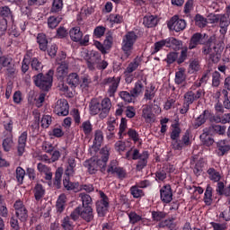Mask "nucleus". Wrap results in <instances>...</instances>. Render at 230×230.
<instances>
[{
	"label": "nucleus",
	"instance_id": "11",
	"mask_svg": "<svg viewBox=\"0 0 230 230\" xmlns=\"http://www.w3.org/2000/svg\"><path fill=\"white\" fill-rule=\"evenodd\" d=\"M13 209L16 218H19L21 222H26V220H28V208H26L24 201L22 199H17L13 203Z\"/></svg>",
	"mask_w": 230,
	"mask_h": 230
},
{
	"label": "nucleus",
	"instance_id": "9",
	"mask_svg": "<svg viewBox=\"0 0 230 230\" xmlns=\"http://www.w3.org/2000/svg\"><path fill=\"white\" fill-rule=\"evenodd\" d=\"M121 82V76L106 77L103 79V85H109L107 94L110 98H114L119 87Z\"/></svg>",
	"mask_w": 230,
	"mask_h": 230
},
{
	"label": "nucleus",
	"instance_id": "8",
	"mask_svg": "<svg viewBox=\"0 0 230 230\" xmlns=\"http://www.w3.org/2000/svg\"><path fill=\"white\" fill-rule=\"evenodd\" d=\"M99 195L101 199L96 202L97 215L99 217H105L107 213H109V206L111 202L109 201V197L107 194H105V192L102 190L99 191Z\"/></svg>",
	"mask_w": 230,
	"mask_h": 230
},
{
	"label": "nucleus",
	"instance_id": "10",
	"mask_svg": "<svg viewBox=\"0 0 230 230\" xmlns=\"http://www.w3.org/2000/svg\"><path fill=\"white\" fill-rule=\"evenodd\" d=\"M206 94V92L202 88H199L198 90L190 89L187 93H185L183 97V102L188 103V105H191L195 103V102H199L202 96Z\"/></svg>",
	"mask_w": 230,
	"mask_h": 230
},
{
	"label": "nucleus",
	"instance_id": "24",
	"mask_svg": "<svg viewBox=\"0 0 230 230\" xmlns=\"http://www.w3.org/2000/svg\"><path fill=\"white\" fill-rule=\"evenodd\" d=\"M148 157H150L148 151H143L141 153L136 165L137 172H142L143 169L146 168V166L148 164Z\"/></svg>",
	"mask_w": 230,
	"mask_h": 230
},
{
	"label": "nucleus",
	"instance_id": "28",
	"mask_svg": "<svg viewBox=\"0 0 230 230\" xmlns=\"http://www.w3.org/2000/svg\"><path fill=\"white\" fill-rule=\"evenodd\" d=\"M209 129L204 128L203 133L199 136V139L205 146H213V144L215 143V139L213 137H209Z\"/></svg>",
	"mask_w": 230,
	"mask_h": 230
},
{
	"label": "nucleus",
	"instance_id": "15",
	"mask_svg": "<svg viewBox=\"0 0 230 230\" xmlns=\"http://www.w3.org/2000/svg\"><path fill=\"white\" fill-rule=\"evenodd\" d=\"M54 113L58 116H67L69 114V102H67V100H58L54 107Z\"/></svg>",
	"mask_w": 230,
	"mask_h": 230
},
{
	"label": "nucleus",
	"instance_id": "42",
	"mask_svg": "<svg viewBox=\"0 0 230 230\" xmlns=\"http://www.w3.org/2000/svg\"><path fill=\"white\" fill-rule=\"evenodd\" d=\"M80 130H82L86 137H89L93 134V124H91V120L84 121L80 126Z\"/></svg>",
	"mask_w": 230,
	"mask_h": 230
},
{
	"label": "nucleus",
	"instance_id": "5",
	"mask_svg": "<svg viewBox=\"0 0 230 230\" xmlns=\"http://www.w3.org/2000/svg\"><path fill=\"white\" fill-rule=\"evenodd\" d=\"M69 37L73 42H78V44L84 47L89 46L91 36L89 34L84 36V32L78 26L70 29Z\"/></svg>",
	"mask_w": 230,
	"mask_h": 230
},
{
	"label": "nucleus",
	"instance_id": "39",
	"mask_svg": "<svg viewBox=\"0 0 230 230\" xmlns=\"http://www.w3.org/2000/svg\"><path fill=\"white\" fill-rule=\"evenodd\" d=\"M67 164L68 165L66 169V175L71 177V175H75V168H76V161L75 160V157H69L67 159Z\"/></svg>",
	"mask_w": 230,
	"mask_h": 230
},
{
	"label": "nucleus",
	"instance_id": "56",
	"mask_svg": "<svg viewBox=\"0 0 230 230\" xmlns=\"http://www.w3.org/2000/svg\"><path fill=\"white\" fill-rule=\"evenodd\" d=\"M61 226L65 230H73L75 229V225L73 224V221H71V217H66L63 218L61 222Z\"/></svg>",
	"mask_w": 230,
	"mask_h": 230
},
{
	"label": "nucleus",
	"instance_id": "55",
	"mask_svg": "<svg viewBox=\"0 0 230 230\" xmlns=\"http://www.w3.org/2000/svg\"><path fill=\"white\" fill-rule=\"evenodd\" d=\"M209 132L211 133V130L215 132V134H218V136H224L226 134V126L222 125H212L211 127L208 128Z\"/></svg>",
	"mask_w": 230,
	"mask_h": 230
},
{
	"label": "nucleus",
	"instance_id": "7",
	"mask_svg": "<svg viewBox=\"0 0 230 230\" xmlns=\"http://www.w3.org/2000/svg\"><path fill=\"white\" fill-rule=\"evenodd\" d=\"M107 173L118 177L120 181L127 179V169L119 166L118 160H111L107 167Z\"/></svg>",
	"mask_w": 230,
	"mask_h": 230
},
{
	"label": "nucleus",
	"instance_id": "58",
	"mask_svg": "<svg viewBox=\"0 0 230 230\" xmlns=\"http://www.w3.org/2000/svg\"><path fill=\"white\" fill-rule=\"evenodd\" d=\"M67 73H69V66L66 64H61L57 68V75L59 78H64V76L67 75Z\"/></svg>",
	"mask_w": 230,
	"mask_h": 230
},
{
	"label": "nucleus",
	"instance_id": "6",
	"mask_svg": "<svg viewBox=\"0 0 230 230\" xmlns=\"http://www.w3.org/2000/svg\"><path fill=\"white\" fill-rule=\"evenodd\" d=\"M141 62H143V58L137 56L133 61H131L128 66L126 67L124 71V78L126 84H132L134 82V71H137V69L141 66Z\"/></svg>",
	"mask_w": 230,
	"mask_h": 230
},
{
	"label": "nucleus",
	"instance_id": "45",
	"mask_svg": "<svg viewBox=\"0 0 230 230\" xmlns=\"http://www.w3.org/2000/svg\"><path fill=\"white\" fill-rule=\"evenodd\" d=\"M145 90V85L143 84V81L138 80L135 86L132 88L131 93L135 96V98H137L140 94H143V91Z\"/></svg>",
	"mask_w": 230,
	"mask_h": 230
},
{
	"label": "nucleus",
	"instance_id": "62",
	"mask_svg": "<svg viewBox=\"0 0 230 230\" xmlns=\"http://www.w3.org/2000/svg\"><path fill=\"white\" fill-rule=\"evenodd\" d=\"M53 122V119L49 115H43L40 120L42 128H49V125Z\"/></svg>",
	"mask_w": 230,
	"mask_h": 230
},
{
	"label": "nucleus",
	"instance_id": "50",
	"mask_svg": "<svg viewBox=\"0 0 230 230\" xmlns=\"http://www.w3.org/2000/svg\"><path fill=\"white\" fill-rule=\"evenodd\" d=\"M79 197L81 198L83 208H85L87 206L93 208V198H91V195L82 192L79 194Z\"/></svg>",
	"mask_w": 230,
	"mask_h": 230
},
{
	"label": "nucleus",
	"instance_id": "33",
	"mask_svg": "<svg viewBox=\"0 0 230 230\" xmlns=\"http://www.w3.org/2000/svg\"><path fill=\"white\" fill-rule=\"evenodd\" d=\"M199 44H204V42H202V33L196 32L190 38L189 49H195V48H197V46Z\"/></svg>",
	"mask_w": 230,
	"mask_h": 230
},
{
	"label": "nucleus",
	"instance_id": "22",
	"mask_svg": "<svg viewBox=\"0 0 230 230\" xmlns=\"http://www.w3.org/2000/svg\"><path fill=\"white\" fill-rule=\"evenodd\" d=\"M171 127L172 131L170 133V137L172 143H176V141H179L181 137V132H182V130L181 129V123H179V120H175V122L172 124Z\"/></svg>",
	"mask_w": 230,
	"mask_h": 230
},
{
	"label": "nucleus",
	"instance_id": "1",
	"mask_svg": "<svg viewBox=\"0 0 230 230\" xmlns=\"http://www.w3.org/2000/svg\"><path fill=\"white\" fill-rule=\"evenodd\" d=\"M111 107L112 102L109 97H105L101 102L98 99H92L90 102V114L92 116L99 114L101 119H105L109 116Z\"/></svg>",
	"mask_w": 230,
	"mask_h": 230
},
{
	"label": "nucleus",
	"instance_id": "43",
	"mask_svg": "<svg viewBox=\"0 0 230 230\" xmlns=\"http://www.w3.org/2000/svg\"><path fill=\"white\" fill-rule=\"evenodd\" d=\"M128 119L127 118H121L120 119V123H119V139H123V136H127V128H128Z\"/></svg>",
	"mask_w": 230,
	"mask_h": 230
},
{
	"label": "nucleus",
	"instance_id": "12",
	"mask_svg": "<svg viewBox=\"0 0 230 230\" xmlns=\"http://www.w3.org/2000/svg\"><path fill=\"white\" fill-rule=\"evenodd\" d=\"M3 67H7L8 76H13L15 75V65L11 56H0V69L3 70Z\"/></svg>",
	"mask_w": 230,
	"mask_h": 230
},
{
	"label": "nucleus",
	"instance_id": "31",
	"mask_svg": "<svg viewBox=\"0 0 230 230\" xmlns=\"http://www.w3.org/2000/svg\"><path fill=\"white\" fill-rule=\"evenodd\" d=\"M32 114L34 116V120L31 124V128L32 132L39 134V130H40V111H34Z\"/></svg>",
	"mask_w": 230,
	"mask_h": 230
},
{
	"label": "nucleus",
	"instance_id": "47",
	"mask_svg": "<svg viewBox=\"0 0 230 230\" xmlns=\"http://www.w3.org/2000/svg\"><path fill=\"white\" fill-rule=\"evenodd\" d=\"M194 22L198 28H206L208 26V19L199 13L195 15Z\"/></svg>",
	"mask_w": 230,
	"mask_h": 230
},
{
	"label": "nucleus",
	"instance_id": "35",
	"mask_svg": "<svg viewBox=\"0 0 230 230\" xmlns=\"http://www.w3.org/2000/svg\"><path fill=\"white\" fill-rule=\"evenodd\" d=\"M203 201L205 202L206 206H211L213 204V187L210 184L207 185Z\"/></svg>",
	"mask_w": 230,
	"mask_h": 230
},
{
	"label": "nucleus",
	"instance_id": "16",
	"mask_svg": "<svg viewBox=\"0 0 230 230\" xmlns=\"http://www.w3.org/2000/svg\"><path fill=\"white\" fill-rule=\"evenodd\" d=\"M128 217L131 226H136V224H141V226H148V224H150V220H148L146 217H143V216L137 214L136 211L128 212Z\"/></svg>",
	"mask_w": 230,
	"mask_h": 230
},
{
	"label": "nucleus",
	"instance_id": "2",
	"mask_svg": "<svg viewBox=\"0 0 230 230\" xmlns=\"http://www.w3.org/2000/svg\"><path fill=\"white\" fill-rule=\"evenodd\" d=\"M137 40V34L135 31H128L122 39L121 50L124 53L125 58H130L134 51V44Z\"/></svg>",
	"mask_w": 230,
	"mask_h": 230
},
{
	"label": "nucleus",
	"instance_id": "27",
	"mask_svg": "<svg viewBox=\"0 0 230 230\" xmlns=\"http://www.w3.org/2000/svg\"><path fill=\"white\" fill-rule=\"evenodd\" d=\"M15 143L13 142V134L5 136L2 143V148L4 152H10L13 150Z\"/></svg>",
	"mask_w": 230,
	"mask_h": 230
},
{
	"label": "nucleus",
	"instance_id": "48",
	"mask_svg": "<svg viewBox=\"0 0 230 230\" xmlns=\"http://www.w3.org/2000/svg\"><path fill=\"white\" fill-rule=\"evenodd\" d=\"M26 176V171L22 167L18 166L15 171V178L19 186L24 182V177Z\"/></svg>",
	"mask_w": 230,
	"mask_h": 230
},
{
	"label": "nucleus",
	"instance_id": "25",
	"mask_svg": "<svg viewBox=\"0 0 230 230\" xmlns=\"http://www.w3.org/2000/svg\"><path fill=\"white\" fill-rule=\"evenodd\" d=\"M159 22V18L157 15L146 14L143 18V25L145 28H155Z\"/></svg>",
	"mask_w": 230,
	"mask_h": 230
},
{
	"label": "nucleus",
	"instance_id": "14",
	"mask_svg": "<svg viewBox=\"0 0 230 230\" xmlns=\"http://www.w3.org/2000/svg\"><path fill=\"white\" fill-rule=\"evenodd\" d=\"M171 146L172 150H182V148L191 146V137L190 136V132H185L181 137V139H179L176 142H172Z\"/></svg>",
	"mask_w": 230,
	"mask_h": 230
},
{
	"label": "nucleus",
	"instance_id": "61",
	"mask_svg": "<svg viewBox=\"0 0 230 230\" xmlns=\"http://www.w3.org/2000/svg\"><path fill=\"white\" fill-rule=\"evenodd\" d=\"M109 21L112 24H121V22H123V15L116 14V13H111L109 15Z\"/></svg>",
	"mask_w": 230,
	"mask_h": 230
},
{
	"label": "nucleus",
	"instance_id": "23",
	"mask_svg": "<svg viewBox=\"0 0 230 230\" xmlns=\"http://www.w3.org/2000/svg\"><path fill=\"white\" fill-rule=\"evenodd\" d=\"M32 193L36 202H42V199H44V196L46 195V189L42 184L36 183L32 189Z\"/></svg>",
	"mask_w": 230,
	"mask_h": 230
},
{
	"label": "nucleus",
	"instance_id": "63",
	"mask_svg": "<svg viewBox=\"0 0 230 230\" xmlns=\"http://www.w3.org/2000/svg\"><path fill=\"white\" fill-rule=\"evenodd\" d=\"M126 136H128L129 139L134 141V143H137V141H139V133H137L134 128H128Z\"/></svg>",
	"mask_w": 230,
	"mask_h": 230
},
{
	"label": "nucleus",
	"instance_id": "51",
	"mask_svg": "<svg viewBox=\"0 0 230 230\" xmlns=\"http://www.w3.org/2000/svg\"><path fill=\"white\" fill-rule=\"evenodd\" d=\"M0 217L3 218L8 217V207H6V201L4 198L0 194Z\"/></svg>",
	"mask_w": 230,
	"mask_h": 230
},
{
	"label": "nucleus",
	"instance_id": "29",
	"mask_svg": "<svg viewBox=\"0 0 230 230\" xmlns=\"http://www.w3.org/2000/svg\"><path fill=\"white\" fill-rule=\"evenodd\" d=\"M102 60V54L93 52V56L86 60V66L90 71H94L96 64Z\"/></svg>",
	"mask_w": 230,
	"mask_h": 230
},
{
	"label": "nucleus",
	"instance_id": "64",
	"mask_svg": "<svg viewBox=\"0 0 230 230\" xmlns=\"http://www.w3.org/2000/svg\"><path fill=\"white\" fill-rule=\"evenodd\" d=\"M210 226L213 228V230H227L229 227L226 222L225 223L210 222Z\"/></svg>",
	"mask_w": 230,
	"mask_h": 230
},
{
	"label": "nucleus",
	"instance_id": "18",
	"mask_svg": "<svg viewBox=\"0 0 230 230\" xmlns=\"http://www.w3.org/2000/svg\"><path fill=\"white\" fill-rule=\"evenodd\" d=\"M37 170L39 173L48 181L49 182H51L53 180V172L51 171V168L42 163H39L37 164Z\"/></svg>",
	"mask_w": 230,
	"mask_h": 230
},
{
	"label": "nucleus",
	"instance_id": "34",
	"mask_svg": "<svg viewBox=\"0 0 230 230\" xmlns=\"http://www.w3.org/2000/svg\"><path fill=\"white\" fill-rule=\"evenodd\" d=\"M66 83L70 87H78L80 85V75H78V73H70L66 77Z\"/></svg>",
	"mask_w": 230,
	"mask_h": 230
},
{
	"label": "nucleus",
	"instance_id": "19",
	"mask_svg": "<svg viewBox=\"0 0 230 230\" xmlns=\"http://www.w3.org/2000/svg\"><path fill=\"white\" fill-rule=\"evenodd\" d=\"M80 217L85 222H93L94 220V213L93 211V207L86 206V207H80Z\"/></svg>",
	"mask_w": 230,
	"mask_h": 230
},
{
	"label": "nucleus",
	"instance_id": "60",
	"mask_svg": "<svg viewBox=\"0 0 230 230\" xmlns=\"http://www.w3.org/2000/svg\"><path fill=\"white\" fill-rule=\"evenodd\" d=\"M164 218H166V213L163 211H153L152 219L154 222H163Z\"/></svg>",
	"mask_w": 230,
	"mask_h": 230
},
{
	"label": "nucleus",
	"instance_id": "59",
	"mask_svg": "<svg viewBox=\"0 0 230 230\" xmlns=\"http://www.w3.org/2000/svg\"><path fill=\"white\" fill-rule=\"evenodd\" d=\"M105 31H107V28L103 25H99L93 30V37H95V39H102V37L105 35Z\"/></svg>",
	"mask_w": 230,
	"mask_h": 230
},
{
	"label": "nucleus",
	"instance_id": "26",
	"mask_svg": "<svg viewBox=\"0 0 230 230\" xmlns=\"http://www.w3.org/2000/svg\"><path fill=\"white\" fill-rule=\"evenodd\" d=\"M142 118L145 119L146 123H152V121H155V115L152 112V107L150 105L146 104L143 106Z\"/></svg>",
	"mask_w": 230,
	"mask_h": 230
},
{
	"label": "nucleus",
	"instance_id": "52",
	"mask_svg": "<svg viewBox=\"0 0 230 230\" xmlns=\"http://www.w3.org/2000/svg\"><path fill=\"white\" fill-rule=\"evenodd\" d=\"M102 143H103V131L97 129L94 132V140H93V145L97 148L102 146Z\"/></svg>",
	"mask_w": 230,
	"mask_h": 230
},
{
	"label": "nucleus",
	"instance_id": "36",
	"mask_svg": "<svg viewBox=\"0 0 230 230\" xmlns=\"http://www.w3.org/2000/svg\"><path fill=\"white\" fill-rule=\"evenodd\" d=\"M37 43L39 44V48L40 51L48 50V37L44 33H39L36 38Z\"/></svg>",
	"mask_w": 230,
	"mask_h": 230
},
{
	"label": "nucleus",
	"instance_id": "54",
	"mask_svg": "<svg viewBox=\"0 0 230 230\" xmlns=\"http://www.w3.org/2000/svg\"><path fill=\"white\" fill-rule=\"evenodd\" d=\"M167 44L168 48H172L173 46L174 49H181V48H182V41L173 37L167 38Z\"/></svg>",
	"mask_w": 230,
	"mask_h": 230
},
{
	"label": "nucleus",
	"instance_id": "3",
	"mask_svg": "<svg viewBox=\"0 0 230 230\" xmlns=\"http://www.w3.org/2000/svg\"><path fill=\"white\" fill-rule=\"evenodd\" d=\"M53 75H55V72L49 70L45 75L42 73L34 75L33 82L36 87H39L41 91H49L51 85H53Z\"/></svg>",
	"mask_w": 230,
	"mask_h": 230
},
{
	"label": "nucleus",
	"instance_id": "32",
	"mask_svg": "<svg viewBox=\"0 0 230 230\" xmlns=\"http://www.w3.org/2000/svg\"><path fill=\"white\" fill-rule=\"evenodd\" d=\"M79 185V182L71 181L69 176H66V178L63 180V186L67 191H75V193H78Z\"/></svg>",
	"mask_w": 230,
	"mask_h": 230
},
{
	"label": "nucleus",
	"instance_id": "17",
	"mask_svg": "<svg viewBox=\"0 0 230 230\" xmlns=\"http://www.w3.org/2000/svg\"><path fill=\"white\" fill-rule=\"evenodd\" d=\"M160 199L164 204H170L173 200V191L172 190V185L165 184L160 190Z\"/></svg>",
	"mask_w": 230,
	"mask_h": 230
},
{
	"label": "nucleus",
	"instance_id": "37",
	"mask_svg": "<svg viewBox=\"0 0 230 230\" xmlns=\"http://www.w3.org/2000/svg\"><path fill=\"white\" fill-rule=\"evenodd\" d=\"M163 48H168L167 39L156 41L151 49H152L151 55H155L156 53H159V51H161Z\"/></svg>",
	"mask_w": 230,
	"mask_h": 230
},
{
	"label": "nucleus",
	"instance_id": "57",
	"mask_svg": "<svg viewBox=\"0 0 230 230\" xmlns=\"http://www.w3.org/2000/svg\"><path fill=\"white\" fill-rule=\"evenodd\" d=\"M31 67L32 71H36V73H40V71H42L43 66H42V63L39 61V58H33L31 60Z\"/></svg>",
	"mask_w": 230,
	"mask_h": 230
},
{
	"label": "nucleus",
	"instance_id": "20",
	"mask_svg": "<svg viewBox=\"0 0 230 230\" xmlns=\"http://www.w3.org/2000/svg\"><path fill=\"white\" fill-rule=\"evenodd\" d=\"M217 155L218 157H224L227 152L230 151L229 141L226 139L219 140L217 142Z\"/></svg>",
	"mask_w": 230,
	"mask_h": 230
},
{
	"label": "nucleus",
	"instance_id": "21",
	"mask_svg": "<svg viewBox=\"0 0 230 230\" xmlns=\"http://www.w3.org/2000/svg\"><path fill=\"white\" fill-rule=\"evenodd\" d=\"M157 227L159 230L168 229V230H176L177 223L175 222L174 217H170L168 219L162 220L158 223Z\"/></svg>",
	"mask_w": 230,
	"mask_h": 230
},
{
	"label": "nucleus",
	"instance_id": "4",
	"mask_svg": "<svg viewBox=\"0 0 230 230\" xmlns=\"http://www.w3.org/2000/svg\"><path fill=\"white\" fill-rule=\"evenodd\" d=\"M84 167L87 168V172L90 173V175H94L98 172V170L103 173V172H105V168H107V165L104 164L102 158L93 156L84 162Z\"/></svg>",
	"mask_w": 230,
	"mask_h": 230
},
{
	"label": "nucleus",
	"instance_id": "13",
	"mask_svg": "<svg viewBox=\"0 0 230 230\" xmlns=\"http://www.w3.org/2000/svg\"><path fill=\"white\" fill-rule=\"evenodd\" d=\"M169 30H173L176 32L186 30V21L179 18V15L172 16L167 22Z\"/></svg>",
	"mask_w": 230,
	"mask_h": 230
},
{
	"label": "nucleus",
	"instance_id": "40",
	"mask_svg": "<svg viewBox=\"0 0 230 230\" xmlns=\"http://www.w3.org/2000/svg\"><path fill=\"white\" fill-rule=\"evenodd\" d=\"M129 193L133 199H143L145 197V190L137 187V185H132L129 188Z\"/></svg>",
	"mask_w": 230,
	"mask_h": 230
},
{
	"label": "nucleus",
	"instance_id": "30",
	"mask_svg": "<svg viewBox=\"0 0 230 230\" xmlns=\"http://www.w3.org/2000/svg\"><path fill=\"white\" fill-rule=\"evenodd\" d=\"M207 173L208 175L209 181H212V182H220V181H222V172L214 167H209L207 170Z\"/></svg>",
	"mask_w": 230,
	"mask_h": 230
},
{
	"label": "nucleus",
	"instance_id": "46",
	"mask_svg": "<svg viewBox=\"0 0 230 230\" xmlns=\"http://www.w3.org/2000/svg\"><path fill=\"white\" fill-rule=\"evenodd\" d=\"M62 22V16H50L48 18V26L51 30H55Z\"/></svg>",
	"mask_w": 230,
	"mask_h": 230
},
{
	"label": "nucleus",
	"instance_id": "38",
	"mask_svg": "<svg viewBox=\"0 0 230 230\" xmlns=\"http://www.w3.org/2000/svg\"><path fill=\"white\" fill-rule=\"evenodd\" d=\"M119 96L125 102V103H134L136 102V96L134 93L130 91V93L127 91H121L119 93Z\"/></svg>",
	"mask_w": 230,
	"mask_h": 230
},
{
	"label": "nucleus",
	"instance_id": "49",
	"mask_svg": "<svg viewBox=\"0 0 230 230\" xmlns=\"http://www.w3.org/2000/svg\"><path fill=\"white\" fill-rule=\"evenodd\" d=\"M100 155H102L101 161L107 165L109 157L111 156V147L109 146H105L100 150Z\"/></svg>",
	"mask_w": 230,
	"mask_h": 230
},
{
	"label": "nucleus",
	"instance_id": "53",
	"mask_svg": "<svg viewBox=\"0 0 230 230\" xmlns=\"http://www.w3.org/2000/svg\"><path fill=\"white\" fill-rule=\"evenodd\" d=\"M63 8H64V1L63 0H53L50 12L52 13H58V12H62Z\"/></svg>",
	"mask_w": 230,
	"mask_h": 230
},
{
	"label": "nucleus",
	"instance_id": "44",
	"mask_svg": "<svg viewBox=\"0 0 230 230\" xmlns=\"http://www.w3.org/2000/svg\"><path fill=\"white\" fill-rule=\"evenodd\" d=\"M212 46H213V38H209L203 47V50H202L203 55H210V58H213V55H215V52H213Z\"/></svg>",
	"mask_w": 230,
	"mask_h": 230
},
{
	"label": "nucleus",
	"instance_id": "41",
	"mask_svg": "<svg viewBox=\"0 0 230 230\" xmlns=\"http://www.w3.org/2000/svg\"><path fill=\"white\" fill-rule=\"evenodd\" d=\"M66 202H67V196L66 194H61L56 204L58 213H62L66 209Z\"/></svg>",
	"mask_w": 230,
	"mask_h": 230
}]
</instances>
